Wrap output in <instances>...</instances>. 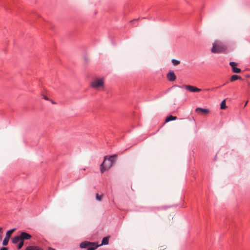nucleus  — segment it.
<instances>
[{
  "mask_svg": "<svg viewBox=\"0 0 250 250\" xmlns=\"http://www.w3.org/2000/svg\"><path fill=\"white\" fill-rule=\"evenodd\" d=\"M117 158V155H113L107 158L104 157L103 163L101 165L100 169L102 173L109 170L116 162Z\"/></svg>",
  "mask_w": 250,
  "mask_h": 250,
  "instance_id": "1",
  "label": "nucleus"
},
{
  "mask_svg": "<svg viewBox=\"0 0 250 250\" xmlns=\"http://www.w3.org/2000/svg\"><path fill=\"white\" fill-rule=\"evenodd\" d=\"M227 48L221 42L215 41L212 44L211 52L213 53H220L226 52Z\"/></svg>",
  "mask_w": 250,
  "mask_h": 250,
  "instance_id": "2",
  "label": "nucleus"
},
{
  "mask_svg": "<svg viewBox=\"0 0 250 250\" xmlns=\"http://www.w3.org/2000/svg\"><path fill=\"white\" fill-rule=\"evenodd\" d=\"M99 245L95 242H89L84 241L80 245V247L82 249H86V250H95L98 247Z\"/></svg>",
  "mask_w": 250,
  "mask_h": 250,
  "instance_id": "3",
  "label": "nucleus"
},
{
  "mask_svg": "<svg viewBox=\"0 0 250 250\" xmlns=\"http://www.w3.org/2000/svg\"><path fill=\"white\" fill-rule=\"evenodd\" d=\"M104 84V82L103 79H97L91 83V86L93 88H97L103 86Z\"/></svg>",
  "mask_w": 250,
  "mask_h": 250,
  "instance_id": "4",
  "label": "nucleus"
},
{
  "mask_svg": "<svg viewBox=\"0 0 250 250\" xmlns=\"http://www.w3.org/2000/svg\"><path fill=\"white\" fill-rule=\"evenodd\" d=\"M16 229H13L10 230H9L7 231L6 233V236L3 240L2 245L3 246L7 245L8 243V241L9 240V238L11 235L12 233Z\"/></svg>",
  "mask_w": 250,
  "mask_h": 250,
  "instance_id": "5",
  "label": "nucleus"
},
{
  "mask_svg": "<svg viewBox=\"0 0 250 250\" xmlns=\"http://www.w3.org/2000/svg\"><path fill=\"white\" fill-rule=\"evenodd\" d=\"M179 87L181 88L184 87L187 90H188L191 92H200L202 90L201 89L197 88L195 86L190 85H185L183 86H179Z\"/></svg>",
  "mask_w": 250,
  "mask_h": 250,
  "instance_id": "6",
  "label": "nucleus"
},
{
  "mask_svg": "<svg viewBox=\"0 0 250 250\" xmlns=\"http://www.w3.org/2000/svg\"><path fill=\"white\" fill-rule=\"evenodd\" d=\"M20 236L21 237V240H22V239L23 241H24V240H29L32 237L31 235L30 234L26 232H21V233L20 235Z\"/></svg>",
  "mask_w": 250,
  "mask_h": 250,
  "instance_id": "7",
  "label": "nucleus"
},
{
  "mask_svg": "<svg viewBox=\"0 0 250 250\" xmlns=\"http://www.w3.org/2000/svg\"><path fill=\"white\" fill-rule=\"evenodd\" d=\"M167 78L170 82H173L175 80L176 77L173 71H170L167 74Z\"/></svg>",
  "mask_w": 250,
  "mask_h": 250,
  "instance_id": "8",
  "label": "nucleus"
},
{
  "mask_svg": "<svg viewBox=\"0 0 250 250\" xmlns=\"http://www.w3.org/2000/svg\"><path fill=\"white\" fill-rule=\"evenodd\" d=\"M25 250H43L42 248L39 246H29L26 248Z\"/></svg>",
  "mask_w": 250,
  "mask_h": 250,
  "instance_id": "9",
  "label": "nucleus"
},
{
  "mask_svg": "<svg viewBox=\"0 0 250 250\" xmlns=\"http://www.w3.org/2000/svg\"><path fill=\"white\" fill-rule=\"evenodd\" d=\"M195 110L196 111H201L204 114H208L209 112V110L208 109L203 108L201 107L196 108Z\"/></svg>",
  "mask_w": 250,
  "mask_h": 250,
  "instance_id": "10",
  "label": "nucleus"
},
{
  "mask_svg": "<svg viewBox=\"0 0 250 250\" xmlns=\"http://www.w3.org/2000/svg\"><path fill=\"white\" fill-rule=\"evenodd\" d=\"M240 79H241V77L240 76H238L237 75H233L231 76V77L230 78V81L231 82H233L236 80H240Z\"/></svg>",
  "mask_w": 250,
  "mask_h": 250,
  "instance_id": "11",
  "label": "nucleus"
},
{
  "mask_svg": "<svg viewBox=\"0 0 250 250\" xmlns=\"http://www.w3.org/2000/svg\"><path fill=\"white\" fill-rule=\"evenodd\" d=\"M21 240V237L20 235L16 236L12 238V242L13 244H17Z\"/></svg>",
  "mask_w": 250,
  "mask_h": 250,
  "instance_id": "12",
  "label": "nucleus"
},
{
  "mask_svg": "<svg viewBox=\"0 0 250 250\" xmlns=\"http://www.w3.org/2000/svg\"><path fill=\"white\" fill-rule=\"evenodd\" d=\"M177 119V117L176 116H173L171 115L167 116L166 118L165 122L167 123L171 121H174Z\"/></svg>",
  "mask_w": 250,
  "mask_h": 250,
  "instance_id": "13",
  "label": "nucleus"
},
{
  "mask_svg": "<svg viewBox=\"0 0 250 250\" xmlns=\"http://www.w3.org/2000/svg\"><path fill=\"white\" fill-rule=\"evenodd\" d=\"M108 242H109V238L108 237H104L102 240V243H101V245H107L108 244Z\"/></svg>",
  "mask_w": 250,
  "mask_h": 250,
  "instance_id": "14",
  "label": "nucleus"
},
{
  "mask_svg": "<svg viewBox=\"0 0 250 250\" xmlns=\"http://www.w3.org/2000/svg\"><path fill=\"white\" fill-rule=\"evenodd\" d=\"M227 108L226 104V100H223L220 104V108L221 109H225Z\"/></svg>",
  "mask_w": 250,
  "mask_h": 250,
  "instance_id": "15",
  "label": "nucleus"
},
{
  "mask_svg": "<svg viewBox=\"0 0 250 250\" xmlns=\"http://www.w3.org/2000/svg\"><path fill=\"white\" fill-rule=\"evenodd\" d=\"M232 72L235 73H238L241 72V69L235 67H233L232 68Z\"/></svg>",
  "mask_w": 250,
  "mask_h": 250,
  "instance_id": "16",
  "label": "nucleus"
},
{
  "mask_svg": "<svg viewBox=\"0 0 250 250\" xmlns=\"http://www.w3.org/2000/svg\"><path fill=\"white\" fill-rule=\"evenodd\" d=\"M19 242V243L17 246V249L20 250L24 245V241H23L22 240H21Z\"/></svg>",
  "mask_w": 250,
  "mask_h": 250,
  "instance_id": "17",
  "label": "nucleus"
},
{
  "mask_svg": "<svg viewBox=\"0 0 250 250\" xmlns=\"http://www.w3.org/2000/svg\"><path fill=\"white\" fill-rule=\"evenodd\" d=\"M171 62L174 65H177L180 63V61L175 59H172Z\"/></svg>",
  "mask_w": 250,
  "mask_h": 250,
  "instance_id": "18",
  "label": "nucleus"
},
{
  "mask_svg": "<svg viewBox=\"0 0 250 250\" xmlns=\"http://www.w3.org/2000/svg\"><path fill=\"white\" fill-rule=\"evenodd\" d=\"M237 64V63L234 62H229V65L231 66L232 68L233 67H235V66Z\"/></svg>",
  "mask_w": 250,
  "mask_h": 250,
  "instance_id": "19",
  "label": "nucleus"
},
{
  "mask_svg": "<svg viewBox=\"0 0 250 250\" xmlns=\"http://www.w3.org/2000/svg\"><path fill=\"white\" fill-rule=\"evenodd\" d=\"M96 199L98 201H101L102 199V195H99L98 193L96 194Z\"/></svg>",
  "mask_w": 250,
  "mask_h": 250,
  "instance_id": "20",
  "label": "nucleus"
},
{
  "mask_svg": "<svg viewBox=\"0 0 250 250\" xmlns=\"http://www.w3.org/2000/svg\"><path fill=\"white\" fill-rule=\"evenodd\" d=\"M225 85V83L223 84V85H221V86H217V87H216V88H212V90H214V89H216V88H220L221 86H224V85Z\"/></svg>",
  "mask_w": 250,
  "mask_h": 250,
  "instance_id": "21",
  "label": "nucleus"
},
{
  "mask_svg": "<svg viewBox=\"0 0 250 250\" xmlns=\"http://www.w3.org/2000/svg\"><path fill=\"white\" fill-rule=\"evenodd\" d=\"M138 20L137 19H135V20H133V21H131L130 22L131 23H132V24H134L135 22L137 21Z\"/></svg>",
  "mask_w": 250,
  "mask_h": 250,
  "instance_id": "22",
  "label": "nucleus"
},
{
  "mask_svg": "<svg viewBox=\"0 0 250 250\" xmlns=\"http://www.w3.org/2000/svg\"><path fill=\"white\" fill-rule=\"evenodd\" d=\"M0 250H7V248L5 247H2L0 249Z\"/></svg>",
  "mask_w": 250,
  "mask_h": 250,
  "instance_id": "23",
  "label": "nucleus"
},
{
  "mask_svg": "<svg viewBox=\"0 0 250 250\" xmlns=\"http://www.w3.org/2000/svg\"><path fill=\"white\" fill-rule=\"evenodd\" d=\"M48 250H55L51 247H48Z\"/></svg>",
  "mask_w": 250,
  "mask_h": 250,
  "instance_id": "24",
  "label": "nucleus"
},
{
  "mask_svg": "<svg viewBox=\"0 0 250 250\" xmlns=\"http://www.w3.org/2000/svg\"><path fill=\"white\" fill-rule=\"evenodd\" d=\"M43 99H44L45 100H48V98L45 97H43Z\"/></svg>",
  "mask_w": 250,
  "mask_h": 250,
  "instance_id": "25",
  "label": "nucleus"
},
{
  "mask_svg": "<svg viewBox=\"0 0 250 250\" xmlns=\"http://www.w3.org/2000/svg\"><path fill=\"white\" fill-rule=\"evenodd\" d=\"M247 103H248V101H247V102H246V103L245 104V106H246V105H247Z\"/></svg>",
  "mask_w": 250,
  "mask_h": 250,
  "instance_id": "26",
  "label": "nucleus"
},
{
  "mask_svg": "<svg viewBox=\"0 0 250 250\" xmlns=\"http://www.w3.org/2000/svg\"><path fill=\"white\" fill-rule=\"evenodd\" d=\"M2 228L0 227V231L1 230Z\"/></svg>",
  "mask_w": 250,
  "mask_h": 250,
  "instance_id": "27",
  "label": "nucleus"
},
{
  "mask_svg": "<svg viewBox=\"0 0 250 250\" xmlns=\"http://www.w3.org/2000/svg\"><path fill=\"white\" fill-rule=\"evenodd\" d=\"M1 239V236L0 235V239Z\"/></svg>",
  "mask_w": 250,
  "mask_h": 250,
  "instance_id": "28",
  "label": "nucleus"
}]
</instances>
